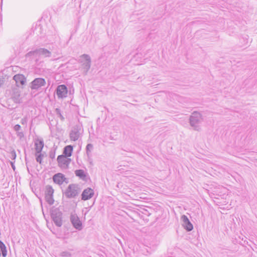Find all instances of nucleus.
I'll list each match as a JSON object with an SVG mask.
<instances>
[{
  "label": "nucleus",
  "instance_id": "17",
  "mask_svg": "<svg viewBox=\"0 0 257 257\" xmlns=\"http://www.w3.org/2000/svg\"><path fill=\"white\" fill-rule=\"evenodd\" d=\"M53 179L55 183L61 185L65 181L66 178L62 174L58 173L54 175Z\"/></svg>",
  "mask_w": 257,
  "mask_h": 257
},
{
  "label": "nucleus",
  "instance_id": "5",
  "mask_svg": "<svg viewBox=\"0 0 257 257\" xmlns=\"http://www.w3.org/2000/svg\"><path fill=\"white\" fill-rule=\"evenodd\" d=\"M82 133V126L81 125L77 124L72 127L70 134L69 137L71 141H76L78 140Z\"/></svg>",
  "mask_w": 257,
  "mask_h": 257
},
{
  "label": "nucleus",
  "instance_id": "11",
  "mask_svg": "<svg viewBox=\"0 0 257 257\" xmlns=\"http://www.w3.org/2000/svg\"><path fill=\"white\" fill-rule=\"evenodd\" d=\"M46 84V81L42 78H35L32 82L31 88L32 89L38 90L41 87Z\"/></svg>",
  "mask_w": 257,
  "mask_h": 257
},
{
  "label": "nucleus",
  "instance_id": "25",
  "mask_svg": "<svg viewBox=\"0 0 257 257\" xmlns=\"http://www.w3.org/2000/svg\"><path fill=\"white\" fill-rule=\"evenodd\" d=\"M55 152L54 151H50V153H49V157L52 159H53L55 158Z\"/></svg>",
  "mask_w": 257,
  "mask_h": 257
},
{
  "label": "nucleus",
  "instance_id": "12",
  "mask_svg": "<svg viewBox=\"0 0 257 257\" xmlns=\"http://www.w3.org/2000/svg\"><path fill=\"white\" fill-rule=\"evenodd\" d=\"M68 90L65 85H59L56 89V94L59 98H63L67 96Z\"/></svg>",
  "mask_w": 257,
  "mask_h": 257
},
{
  "label": "nucleus",
  "instance_id": "21",
  "mask_svg": "<svg viewBox=\"0 0 257 257\" xmlns=\"http://www.w3.org/2000/svg\"><path fill=\"white\" fill-rule=\"evenodd\" d=\"M35 156L37 162L41 164L44 155L41 153L40 154L35 153Z\"/></svg>",
  "mask_w": 257,
  "mask_h": 257
},
{
  "label": "nucleus",
  "instance_id": "23",
  "mask_svg": "<svg viewBox=\"0 0 257 257\" xmlns=\"http://www.w3.org/2000/svg\"><path fill=\"white\" fill-rule=\"evenodd\" d=\"M60 255L62 257H71V253L67 251H64L60 253Z\"/></svg>",
  "mask_w": 257,
  "mask_h": 257
},
{
  "label": "nucleus",
  "instance_id": "10",
  "mask_svg": "<svg viewBox=\"0 0 257 257\" xmlns=\"http://www.w3.org/2000/svg\"><path fill=\"white\" fill-rule=\"evenodd\" d=\"M53 193L54 189L51 186H47L45 193V200L50 205H52L54 203V200L53 197Z\"/></svg>",
  "mask_w": 257,
  "mask_h": 257
},
{
  "label": "nucleus",
  "instance_id": "9",
  "mask_svg": "<svg viewBox=\"0 0 257 257\" xmlns=\"http://www.w3.org/2000/svg\"><path fill=\"white\" fill-rule=\"evenodd\" d=\"M11 98L16 103H20L22 102L21 91L18 87H13L12 88Z\"/></svg>",
  "mask_w": 257,
  "mask_h": 257
},
{
  "label": "nucleus",
  "instance_id": "2",
  "mask_svg": "<svg viewBox=\"0 0 257 257\" xmlns=\"http://www.w3.org/2000/svg\"><path fill=\"white\" fill-rule=\"evenodd\" d=\"M80 192V189L78 185L71 184L69 185L64 194L67 198H73L78 196Z\"/></svg>",
  "mask_w": 257,
  "mask_h": 257
},
{
  "label": "nucleus",
  "instance_id": "13",
  "mask_svg": "<svg viewBox=\"0 0 257 257\" xmlns=\"http://www.w3.org/2000/svg\"><path fill=\"white\" fill-rule=\"evenodd\" d=\"M181 219L182 221V225L186 230L190 231L193 229V225L187 216L183 215Z\"/></svg>",
  "mask_w": 257,
  "mask_h": 257
},
{
  "label": "nucleus",
  "instance_id": "29",
  "mask_svg": "<svg viewBox=\"0 0 257 257\" xmlns=\"http://www.w3.org/2000/svg\"><path fill=\"white\" fill-rule=\"evenodd\" d=\"M11 165H12V167L13 169L14 170H15V165H14L13 163L11 162Z\"/></svg>",
  "mask_w": 257,
  "mask_h": 257
},
{
  "label": "nucleus",
  "instance_id": "6",
  "mask_svg": "<svg viewBox=\"0 0 257 257\" xmlns=\"http://www.w3.org/2000/svg\"><path fill=\"white\" fill-rule=\"evenodd\" d=\"M53 221L56 226L60 227L62 225V213L58 209L52 210L51 214Z\"/></svg>",
  "mask_w": 257,
  "mask_h": 257
},
{
  "label": "nucleus",
  "instance_id": "20",
  "mask_svg": "<svg viewBox=\"0 0 257 257\" xmlns=\"http://www.w3.org/2000/svg\"><path fill=\"white\" fill-rule=\"evenodd\" d=\"M93 145L91 144H88L86 146V151L87 156L89 157L91 155V151L93 149Z\"/></svg>",
  "mask_w": 257,
  "mask_h": 257
},
{
  "label": "nucleus",
  "instance_id": "22",
  "mask_svg": "<svg viewBox=\"0 0 257 257\" xmlns=\"http://www.w3.org/2000/svg\"><path fill=\"white\" fill-rule=\"evenodd\" d=\"M55 112L62 121H63L65 119V118L61 114V110L59 108H56Z\"/></svg>",
  "mask_w": 257,
  "mask_h": 257
},
{
  "label": "nucleus",
  "instance_id": "28",
  "mask_svg": "<svg viewBox=\"0 0 257 257\" xmlns=\"http://www.w3.org/2000/svg\"><path fill=\"white\" fill-rule=\"evenodd\" d=\"M21 123L22 124H26L27 123V118H23L21 120Z\"/></svg>",
  "mask_w": 257,
  "mask_h": 257
},
{
  "label": "nucleus",
  "instance_id": "3",
  "mask_svg": "<svg viewBox=\"0 0 257 257\" xmlns=\"http://www.w3.org/2000/svg\"><path fill=\"white\" fill-rule=\"evenodd\" d=\"M202 119L201 114L198 112L194 111L190 116V124L195 131L200 130L199 123Z\"/></svg>",
  "mask_w": 257,
  "mask_h": 257
},
{
  "label": "nucleus",
  "instance_id": "18",
  "mask_svg": "<svg viewBox=\"0 0 257 257\" xmlns=\"http://www.w3.org/2000/svg\"><path fill=\"white\" fill-rule=\"evenodd\" d=\"M73 147L71 145H68L64 147L62 155L65 156L67 157L71 156L73 152Z\"/></svg>",
  "mask_w": 257,
  "mask_h": 257
},
{
  "label": "nucleus",
  "instance_id": "19",
  "mask_svg": "<svg viewBox=\"0 0 257 257\" xmlns=\"http://www.w3.org/2000/svg\"><path fill=\"white\" fill-rule=\"evenodd\" d=\"M75 174L76 176H78L80 178H84L85 177L84 171L82 170H76L75 171Z\"/></svg>",
  "mask_w": 257,
  "mask_h": 257
},
{
  "label": "nucleus",
  "instance_id": "14",
  "mask_svg": "<svg viewBox=\"0 0 257 257\" xmlns=\"http://www.w3.org/2000/svg\"><path fill=\"white\" fill-rule=\"evenodd\" d=\"M94 195L93 189L87 188L84 190L81 195V199L83 200H87L91 198Z\"/></svg>",
  "mask_w": 257,
  "mask_h": 257
},
{
  "label": "nucleus",
  "instance_id": "7",
  "mask_svg": "<svg viewBox=\"0 0 257 257\" xmlns=\"http://www.w3.org/2000/svg\"><path fill=\"white\" fill-rule=\"evenodd\" d=\"M58 166L62 169H67L71 161V159L65 156L59 155L57 157Z\"/></svg>",
  "mask_w": 257,
  "mask_h": 257
},
{
  "label": "nucleus",
  "instance_id": "15",
  "mask_svg": "<svg viewBox=\"0 0 257 257\" xmlns=\"http://www.w3.org/2000/svg\"><path fill=\"white\" fill-rule=\"evenodd\" d=\"M13 79L16 82V86L15 87H18V88L20 85H23L26 82V78L22 74L15 75L13 77Z\"/></svg>",
  "mask_w": 257,
  "mask_h": 257
},
{
  "label": "nucleus",
  "instance_id": "27",
  "mask_svg": "<svg viewBox=\"0 0 257 257\" xmlns=\"http://www.w3.org/2000/svg\"><path fill=\"white\" fill-rule=\"evenodd\" d=\"M17 135L20 139L22 138L24 136V134L22 132H17Z\"/></svg>",
  "mask_w": 257,
  "mask_h": 257
},
{
  "label": "nucleus",
  "instance_id": "4",
  "mask_svg": "<svg viewBox=\"0 0 257 257\" xmlns=\"http://www.w3.org/2000/svg\"><path fill=\"white\" fill-rule=\"evenodd\" d=\"M79 62L82 64L83 69L84 70L85 74H86L91 66V58L87 54H83L80 56Z\"/></svg>",
  "mask_w": 257,
  "mask_h": 257
},
{
  "label": "nucleus",
  "instance_id": "8",
  "mask_svg": "<svg viewBox=\"0 0 257 257\" xmlns=\"http://www.w3.org/2000/svg\"><path fill=\"white\" fill-rule=\"evenodd\" d=\"M70 221L75 228L78 230H81L82 229V222L76 213H72L71 214Z\"/></svg>",
  "mask_w": 257,
  "mask_h": 257
},
{
  "label": "nucleus",
  "instance_id": "26",
  "mask_svg": "<svg viewBox=\"0 0 257 257\" xmlns=\"http://www.w3.org/2000/svg\"><path fill=\"white\" fill-rule=\"evenodd\" d=\"M21 126L19 124H16L14 127V130L18 132H19V131L21 130Z\"/></svg>",
  "mask_w": 257,
  "mask_h": 257
},
{
  "label": "nucleus",
  "instance_id": "16",
  "mask_svg": "<svg viewBox=\"0 0 257 257\" xmlns=\"http://www.w3.org/2000/svg\"><path fill=\"white\" fill-rule=\"evenodd\" d=\"M44 142L42 139H38L35 142V149L36 150V153L37 154H40L41 153L42 150L44 147Z\"/></svg>",
  "mask_w": 257,
  "mask_h": 257
},
{
  "label": "nucleus",
  "instance_id": "1",
  "mask_svg": "<svg viewBox=\"0 0 257 257\" xmlns=\"http://www.w3.org/2000/svg\"><path fill=\"white\" fill-rule=\"evenodd\" d=\"M52 53L50 51L44 48H39L33 51H30L26 54L27 57L34 56L35 57L41 56L43 58L50 57Z\"/></svg>",
  "mask_w": 257,
  "mask_h": 257
},
{
  "label": "nucleus",
  "instance_id": "24",
  "mask_svg": "<svg viewBox=\"0 0 257 257\" xmlns=\"http://www.w3.org/2000/svg\"><path fill=\"white\" fill-rule=\"evenodd\" d=\"M10 155H11V157H10L11 159L13 160H15V159L16 158V154L14 150H13L12 151H11Z\"/></svg>",
  "mask_w": 257,
  "mask_h": 257
}]
</instances>
